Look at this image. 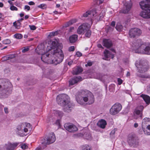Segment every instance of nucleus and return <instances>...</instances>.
<instances>
[{"instance_id":"obj_56","label":"nucleus","mask_w":150,"mask_h":150,"mask_svg":"<svg viewBox=\"0 0 150 150\" xmlns=\"http://www.w3.org/2000/svg\"><path fill=\"white\" fill-rule=\"evenodd\" d=\"M73 62V61L71 60L70 61L68 62V64L69 66H71Z\"/></svg>"},{"instance_id":"obj_31","label":"nucleus","mask_w":150,"mask_h":150,"mask_svg":"<svg viewBox=\"0 0 150 150\" xmlns=\"http://www.w3.org/2000/svg\"><path fill=\"white\" fill-rule=\"evenodd\" d=\"M83 150H92V149L91 146L88 145L86 144L83 146Z\"/></svg>"},{"instance_id":"obj_41","label":"nucleus","mask_w":150,"mask_h":150,"mask_svg":"<svg viewBox=\"0 0 150 150\" xmlns=\"http://www.w3.org/2000/svg\"><path fill=\"white\" fill-rule=\"evenodd\" d=\"M75 50L74 47V46H71L69 47V51L70 52L73 51Z\"/></svg>"},{"instance_id":"obj_49","label":"nucleus","mask_w":150,"mask_h":150,"mask_svg":"<svg viewBox=\"0 0 150 150\" xmlns=\"http://www.w3.org/2000/svg\"><path fill=\"white\" fill-rule=\"evenodd\" d=\"M45 6V5L44 4H41L40 5H39L38 7L39 8H42V9H43V7Z\"/></svg>"},{"instance_id":"obj_43","label":"nucleus","mask_w":150,"mask_h":150,"mask_svg":"<svg viewBox=\"0 0 150 150\" xmlns=\"http://www.w3.org/2000/svg\"><path fill=\"white\" fill-rule=\"evenodd\" d=\"M30 7L28 5H25L24 7V9L27 10V11H29L30 10Z\"/></svg>"},{"instance_id":"obj_47","label":"nucleus","mask_w":150,"mask_h":150,"mask_svg":"<svg viewBox=\"0 0 150 150\" xmlns=\"http://www.w3.org/2000/svg\"><path fill=\"white\" fill-rule=\"evenodd\" d=\"M115 131L116 130L115 129L112 130L110 134V135L112 136V135H114L115 133Z\"/></svg>"},{"instance_id":"obj_8","label":"nucleus","mask_w":150,"mask_h":150,"mask_svg":"<svg viewBox=\"0 0 150 150\" xmlns=\"http://www.w3.org/2000/svg\"><path fill=\"white\" fill-rule=\"evenodd\" d=\"M135 64L137 68L138 71L141 73H142L146 71L149 69L148 64L144 61H137Z\"/></svg>"},{"instance_id":"obj_11","label":"nucleus","mask_w":150,"mask_h":150,"mask_svg":"<svg viewBox=\"0 0 150 150\" xmlns=\"http://www.w3.org/2000/svg\"><path fill=\"white\" fill-rule=\"evenodd\" d=\"M144 107L142 105L138 106L134 110V118L136 119L142 120V111Z\"/></svg>"},{"instance_id":"obj_29","label":"nucleus","mask_w":150,"mask_h":150,"mask_svg":"<svg viewBox=\"0 0 150 150\" xmlns=\"http://www.w3.org/2000/svg\"><path fill=\"white\" fill-rule=\"evenodd\" d=\"M115 28L117 31H120L122 30L123 26L120 23H118L116 25Z\"/></svg>"},{"instance_id":"obj_36","label":"nucleus","mask_w":150,"mask_h":150,"mask_svg":"<svg viewBox=\"0 0 150 150\" xmlns=\"http://www.w3.org/2000/svg\"><path fill=\"white\" fill-rule=\"evenodd\" d=\"M2 42L4 44L7 45L11 43V41L9 39H6L4 40Z\"/></svg>"},{"instance_id":"obj_30","label":"nucleus","mask_w":150,"mask_h":150,"mask_svg":"<svg viewBox=\"0 0 150 150\" xmlns=\"http://www.w3.org/2000/svg\"><path fill=\"white\" fill-rule=\"evenodd\" d=\"M85 32L86 37L88 38H89L91 35V30H89V27L88 28V30H87Z\"/></svg>"},{"instance_id":"obj_35","label":"nucleus","mask_w":150,"mask_h":150,"mask_svg":"<svg viewBox=\"0 0 150 150\" xmlns=\"http://www.w3.org/2000/svg\"><path fill=\"white\" fill-rule=\"evenodd\" d=\"M57 34V31L52 32L50 33L48 36L50 37H52Z\"/></svg>"},{"instance_id":"obj_18","label":"nucleus","mask_w":150,"mask_h":150,"mask_svg":"<svg viewBox=\"0 0 150 150\" xmlns=\"http://www.w3.org/2000/svg\"><path fill=\"white\" fill-rule=\"evenodd\" d=\"M82 78L80 76L75 77L71 80H70L69 81V84L70 85H73L74 84L77 83L78 82L81 81Z\"/></svg>"},{"instance_id":"obj_55","label":"nucleus","mask_w":150,"mask_h":150,"mask_svg":"<svg viewBox=\"0 0 150 150\" xmlns=\"http://www.w3.org/2000/svg\"><path fill=\"white\" fill-rule=\"evenodd\" d=\"M5 149L4 146L0 145V150H4Z\"/></svg>"},{"instance_id":"obj_51","label":"nucleus","mask_w":150,"mask_h":150,"mask_svg":"<svg viewBox=\"0 0 150 150\" xmlns=\"http://www.w3.org/2000/svg\"><path fill=\"white\" fill-rule=\"evenodd\" d=\"M115 25V21H112L111 23V25L113 27H114Z\"/></svg>"},{"instance_id":"obj_2","label":"nucleus","mask_w":150,"mask_h":150,"mask_svg":"<svg viewBox=\"0 0 150 150\" xmlns=\"http://www.w3.org/2000/svg\"><path fill=\"white\" fill-rule=\"evenodd\" d=\"M77 102L81 105L85 104V102H88L89 105L93 103L94 101V97L93 94L87 90H82L76 96Z\"/></svg>"},{"instance_id":"obj_20","label":"nucleus","mask_w":150,"mask_h":150,"mask_svg":"<svg viewBox=\"0 0 150 150\" xmlns=\"http://www.w3.org/2000/svg\"><path fill=\"white\" fill-rule=\"evenodd\" d=\"M107 123L106 121L103 119H101L99 120L97 123V125L100 127L102 129L104 128Z\"/></svg>"},{"instance_id":"obj_40","label":"nucleus","mask_w":150,"mask_h":150,"mask_svg":"<svg viewBox=\"0 0 150 150\" xmlns=\"http://www.w3.org/2000/svg\"><path fill=\"white\" fill-rule=\"evenodd\" d=\"M10 8L11 10L12 11H17L18 10L17 8L13 5L11 6Z\"/></svg>"},{"instance_id":"obj_45","label":"nucleus","mask_w":150,"mask_h":150,"mask_svg":"<svg viewBox=\"0 0 150 150\" xmlns=\"http://www.w3.org/2000/svg\"><path fill=\"white\" fill-rule=\"evenodd\" d=\"M105 15L104 13H101L99 14V17L100 19H102Z\"/></svg>"},{"instance_id":"obj_7","label":"nucleus","mask_w":150,"mask_h":150,"mask_svg":"<svg viewBox=\"0 0 150 150\" xmlns=\"http://www.w3.org/2000/svg\"><path fill=\"white\" fill-rule=\"evenodd\" d=\"M31 129L32 127L30 123H23L17 126V132L20 136H23L24 135L23 131L25 132H27L28 131V129Z\"/></svg>"},{"instance_id":"obj_13","label":"nucleus","mask_w":150,"mask_h":150,"mask_svg":"<svg viewBox=\"0 0 150 150\" xmlns=\"http://www.w3.org/2000/svg\"><path fill=\"white\" fill-rule=\"evenodd\" d=\"M142 34V31L139 29L137 28H132L129 31V34L131 38H134Z\"/></svg>"},{"instance_id":"obj_23","label":"nucleus","mask_w":150,"mask_h":150,"mask_svg":"<svg viewBox=\"0 0 150 150\" xmlns=\"http://www.w3.org/2000/svg\"><path fill=\"white\" fill-rule=\"evenodd\" d=\"M15 57V56L14 55L10 54L3 57L1 60L2 61H5L13 59Z\"/></svg>"},{"instance_id":"obj_33","label":"nucleus","mask_w":150,"mask_h":150,"mask_svg":"<svg viewBox=\"0 0 150 150\" xmlns=\"http://www.w3.org/2000/svg\"><path fill=\"white\" fill-rule=\"evenodd\" d=\"M21 24V23L19 22H18L17 23L14 22L13 23L14 26L16 28L18 29L20 28Z\"/></svg>"},{"instance_id":"obj_19","label":"nucleus","mask_w":150,"mask_h":150,"mask_svg":"<svg viewBox=\"0 0 150 150\" xmlns=\"http://www.w3.org/2000/svg\"><path fill=\"white\" fill-rule=\"evenodd\" d=\"M103 44L104 46L107 48L110 47L112 45L111 41L109 39L103 40Z\"/></svg>"},{"instance_id":"obj_34","label":"nucleus","mask_w":150,"mask_h":150,"mask_svg":"<svg viewBox=\"0 0 150 150\" xmlns=\"http://www.w3.org/2000/svg\"><path fill=\"white\" fill-rule=\"evenodd\" d=\"M92 14L93 15H94L93 13V12H91L89 11L86 12L85 13H84L83 16L84 17H86L88 16V15Z\"/></svg>"},{"instance_id":"obj_54","label":"nucleus","mask_w":150,"mask_h":150,"mask_svg":"<svg viewBox=\"0 0 150 150\" xmlns=\"http://www.w3.org/2000/svg\"><path fill=\"white\" fill-rule=\"evenodd\" d=\"M147 90L150 93V85L147 86Z\"/></svg>"},{"instance_id":"obj_53","label":"nucleus","mask_w":150,"mask_h":150,"mask_svg":"<svg viewBox=\"0 0 150 150\" xmlns=\"http://www.w3.org/2000/svg\"><path fill=\"white\" fill-rule=\"evenodd\" d=\"M90 12H93V13L94 15H93L92 14L93 16H94V15L96 13V10L95 9H93L92 10V11H90Z\"/></svg>"},{"instance_id":"obj_26","label":"nucleus","mask_w":150,"mask_h":150,"mask_svg":"<svg viewBox=\"0 0 150 150\" xmlns=\"http://www.w3.org/2000/svg\"><path fill=\"white\" fill-rule=\"evenodd\" d=\"M149 123L150 124V119L147 117L144 118L142 122V127H143V126L145 125H150Z\"/></svg>"},{"instance_id":"obj_52","label":"nucleus","mask_w":150,"mask_h":150,"mask_svg":"<svg viewBox=\"0 0 150 150\" xmlns=\"http://www.w3.org/2000/svg\"><path fill=\"white\" fill-rule=\"evenodd\" d=\"M28 4L29 5H35V3L32 1H31L29 2L28 3Z\"/></svg>"},{"instance_id":"obj_62","label":"nucleus","mask_w":150,"mask_h":150,"mask_svg":"<svg viewBox=\"0 0 150 150\" xmlns=\"http://www.w3.org/2000/svg\"><path fill=\"white\" fill-rule=\"evenodd\" d=\"M42 149V148L40 147H37L36 149V150H40Z\"/></svg>"},{"instance_id":"obj_39","label":"nucleus","mask_w":150,"mask_h":150,"mask_svg":"<svg viewBox=\"0 0 150 150\" xmlns=\"http://www.w3.org/2000/svg\"><path fill=\"white\" fill-rule=\"evenodd\" d=\"M21 147L23 149H25L28 148V146L25 144H23L21 145Z\"/></svg>"},{"instance_id":"obj_12","label":"nucleus","mask_w":150,"mask_h":150,"mask_svg":"<svg viewBox=\"0 0 150 150\" xmlns=\"http://www.w3.org/2000/svg\"><path fill=\"white\" fill-rule=\"evenodd\" d=\"M122 108L121 105L119 103H116L110 109V113L113 115L118 113Z\"/></svg>"},{"instance_id":"obj_1","label":"nucleus","mask_w":150,"mask_h":150,"mask_svg":"<svg viewBox=\"0 0 150 150\" xmlns=\"http://www.w3.org/2000/svg\"><path fill=\"white\" fill-rule=\"evenodd\" d=\"M50 43L51 44L50 48L47 49L46 52L44 49L43 44L38 46L36 50H39L38 54L42 55L41 59L43 62L57 65L62 61L64 57L63 53L62 50L58 49L57 42L50 41Z\"/></svg>"},{"instance_id":"obj_37","label":"nucleus","mask_w":150,"mask_h":150,"mask_svg":"<svg viewBox=\"0 0 150 150\" xmlns=\"http://www.w3.org/2000/svg\"><path fill=\"white\" fill-rule=\"evenodd\" d=\"M139 76L143 78H150V75L147 74L141 75Z\"/></svg>"},{"instance_id":"obj_42","label":"nucleus","mask_w":150,"mask_h":150,"mask_svg":"<svg viewBox=\"0 0 150 150\" xmlns=\"http://www.w3.org/2000/svg\"><path fill=\"white\" fill-rule=\"evenodd\" d=\"M29 27H30V29L31 30H35L36 29V27L35 25H29Z\"/></svg>"},{"instance_id":"obj_59","label":"nucleus","mask_w":150,"mask_h":150,"mask_svg":"<svg viewBox=\"0 0 150 150\" xmlns=\"http://www.w3.org/2000/svg\"><path fill=\"white\" fill-rule=\"evenodd\" d=\"M87 64L89 66H91L92 65V63L91 62H88Z\"/></svg>"},{"instance_id":"obj_60","label":"nucleus","mask_w":150,"mask_h":150,"mask_svg":"<svg viewBox=\"0 0 150 150\" xmlns=\"http://www.w3.org/2000/svg\"><path fill=\"white\" fill-rule=\"evenodd\" d=\"M74 29V27H71L69 29V31L71 32L72 31V30H73Z\"/></svg>"},{"instance_id":"obj_10","label":"nucleus","mask_w":150,"mask_h":150,"mask_svg":"<svg viewBox=\"0 0 150 150\" xmlns=\"http://www.w3.org/2000/svg\"><path fill=\"white\" fill-rule=\"evenodd\" d=\"M128 142L131 146L134 148L136 147L139 144L138 137L134 134L129 135Z\"/></svg>"},{"instance_id":"obj_44","label":"nucleus","mask_w":150,"mask_h":150,"mask_svg":"<svg viewBox=\"0 0 150 150\" xmlns=\"http://www.w3.org/2000/svg\"><path fill=\"white\" fill-rule=\"evenodd\" d=\"M76 55L78 57H80L82 55V54L79 52H77L76 53Z\"/></svg>"},{"instance_id":"obj_48","label":"nucleus","mask_w":150,"mask_h":150,"mask_svg":"<svg viewBox=\"0 0 150 150\" xmlns=\"http://www.w3.org/2000/svg\"><path fill=\"white\" fill-rule=\"evenodd\" d=\"M4 111L6 114H8V108L6 107L4 108Z\"/></svg>"},{"instance_id":"obj_38","label":"nucleus","mask_w":150,"mask_h":150,"mask_svg":"<svg viewBox=\"0 0 150 150\" xmlns=\"http://www.w3.org/2000/svg\"><path fill=\"white\" fill-rule=\"evenodd\" d=\"M85 137L86 139L88 140L91 139V135L90 133H88L86 134Z\"/></svg>"},{"instance_id":"obj_28","label":"nucleus","mask_w":150,"mask_h":150,"mask_svg":"<svg viewBox=\"0 0 150 150\" xmlns=\"http://www.w3.org/2000/svg\"><path fill=\"white\" fill-rule=\"evenodd\" d=\"M76 19H74L70 20L65 25L66 27H67L69 25H71L73 23H76Z\"/></svg>"},{"instance_id":"obj_21","label":"nucleus","mask_w":150,"mask_h":150,"mask_svg":"<svg viewBox=\"0 0 150 150\" xmlns=\"http://www.w3.org/2000/svg\"><path fill=\"white\" fill-rule=\"evenodd\" d=\"M104 56L106 59L111 57L113 59L114 57V55L110 52L107 50H105L104 51Z\"/></svg>"},{"instance_id":"obj_27","label":"nucleus","mask_w":150,"mask_h":150,"mask_svg":"<svg viewBox=\"0 0 150 150\" xmlns=\"http://www.w3.org/2000/svg\"><path fill=\"white\" fill-rule=\"evenodd\" d=\"M54 113L56 115L60 117H62L63 115V113L62 111L57 110H54Z\"/></svg>"},{"instance_id":"obj_63","label":"nucleus","mask_w":150,"mask_h":150,"mask_svg":"<svg viewBox=\"0 0 150 150\" xmlns=\"http://www.w3.org/2000/svg\"><path fill=\"white\" fill-rule=\"evenodd\" d=\"M8 2L11 5H13V3L11 1V0H8Z\"/></svg>"},{"instance_id":"obj_4","label":"nucleus","mask_w":150,"mask_h":150,"mask_svg":"<svg viewBox=\"0 0 150 150\" xmlns=\"http://www.w3.org/2000/svg\"><path fill=\"white\" fill-rule=\"evenodd\" d=\"M12 90V85L10 82L5 80H0V97H7L11 93Z\"/></svg>"},{"instance_id":"obj_24","label":"nucleus","mask_w":150,"mask_h":150,"mask_svg":"<svg viewBox=\"0 0 150 150\" xmlns=\"http://www.w3.org/2000/svg\"><path fill=\"white\" fill-rule=\"evenodd\" d=\"M83 71V69L82 68L77 67L75 68L73 71L72 74L73 75H77L81 73Z\"/></svg>"},{"instance_id":"obj_16","label":"nucleus","mask_w":150,"mask_h":150,"mask_svg":"<svg viewBox=\"0 0 150 150\" xmlns=\"http://www.w3.org/2000/svg\"><path fill=\"white\" fill-rule=\"evenodd\" d=\"M18 145L17 143H11L8 142L4 145V147L6 150H14Z\"/></svg>"},{"instance_id":"obj_46","label":"nucleus","mask_w":150,"mask_h":150,"mask_svg":"<svg viewBox=\"0 0 150 150\" xmlns=\"http://www.w3.org/2000/svg\"><path fill=\"white\" fill-rule=\"evenodd\" d=\"M117 81L118 82V84L119 85H121L122 83V80L120 78H118L117 79Z\"/></svg>"},{"instance_id":"obj_15","label":"nucleus","mask_w":150,"mask_h":150,"mask_svg":"<svg viewBox=\"0 0 150 150\" xmlns=\"http://www.w3.org/2000/svg\"><path fill=\"white\" fill-rule=\"evenodd\" d=\"M88 24L84 23L79 26L77 29V33L79 34H83L89 28Z\"/></svg>"},{"instance_id":"obj_17","label":"nucleus","mask_w":150,"mask_h":150,"mask_svg":"<svg viewBox=\"0 0 150 150\" xmlns=\"http://www.w3.org/2000/svg\"><path fill=\"white\" fill-rule=\"evenodd\" d=\"M125 8L124 9L120 11V12L124 13H128L130 10L132 5L130 3H126L124 4Z\"/></svg>"},{"instance_id":"obj_6","label":"nucleus","mask_w":150,"mask_h":150,"mask_svg":"<svg viewBox=\"0 0 150 150\" xmlns=\"http://www.w3.org/2000/svg\"><path fill=\"white\" fill-rule=\"evenodd\" d=\"M139 4L142 9L144 10L140 13V16L144 18H150V0L142 1Z\"/></svg>"},{"instance_id":"obj_64","label":"nucleus","mask_w":150,"mask_h":150,"mask_svg":"<svg viewBox=\"0 0 150 150\" xmlns=\"http://www.w3.org/2000/svg\"><path fill=\"white\" fill-rule=\"evenodd\" d=\"M20 16L21 17H22L24 16V14L23 13H21L20 14Z\"/></svg>"},{"instance_id":"obj_58","label":"nucleus","mask_w":150,"mask_h":150,"mask_svg":"<svg viewBox=\"0 0 150 150\" xmlns=\"http://www.w3.org/2000/svg\"><path fill=\"white\" fill-rule=\"evenodd\" d=\"M138 126V124L137 123H135L134 124V127L135 128L137 127Z\"/></svg>"},{"instance_id":"obj_25","label":"nucleus","mask_w":150,"mask_h":150,"mask_svg":"<svg viewBox=\"0 0 150 150\" xmlns=\"http://www.w3.org/2000/svg\"><path fill=\"white\" fill-rule=\"evenodd\" d=\"M78 36L76 35H74L71 36L69 38V40L71 43H74L77 40Z\"/></svg>"},{"instance_id":"obj_9","label":"nucleus","mask_w":150,"mask_h":150,"mask_svg":"<svg viewBox=\"0 0 150 150\" xmlns=\"http://www.w3.org/2000/svg\"><path fill=\"white\" fill-rule=\"evenodd\" d=\"M56 140L55 135L53 133L50 134L47 137L42 138L40 140L41 143L43 145L53 143Z\"/></svg>"},{"instance_id":"obj_5","label":"nucleus","mask_w":150,"mask_h":150,"mask_svg":"<svg viewBox=\"0 0 150 150\" xmlns=\"http://www.w3.org/2000/svg\"><path fill=\"white\" fill-rule=\"evenodd\" d=\"M132 47L133 50H137L144 54H150V45H146L140 40H137L134 42L133 44Z\"/></svg>"},{"instance_id":"obj_3","label":"nucleus","mask_w":150,"mask_h":150,"mask_svg":"<svg viewBox=\"0 0 150 150\" xmlns=\"http://www.w3.org/2000/svg\"><path fill=\"white\" fill-rule=\"evenodd\" d=\"M56 100L58 104L64 106V110L65 112H70L74 107L73 104L70 101L69 96L66 94L59 95L57 96Z\"/></svg>"},{"instance_id":"obj_22","label":"nucleus","mask_w":150,"mask_h":150,"mask_svg":"<svg viewBox=\"0 0 150 150\" xmlns=\"http://www.w3.org/2000/svg\"><path fill=\"white\" fill-rule=\"evenodd\" d=\"M140 96L143 98L147 105H149L150 103V97L149 96L144 94H142Z\"/></svg>"},{"instance_id":"obj_32","label":"nucleus","mask_w":150,"mask_h":150,"mask_svg":"<svg viewBox=\"0 0 150 150\" xmlns=\"http://www.w3.org/2000/svg\"><path fill=\"white\" fill-rule=\"evenodd\" d=\"M13 37L17 39H20L22 38L23 35L21 34L16 33L14 35Z\"/></svg>"},{"instance_id":"obj_50","label":"nucleus","mask_w":150,"mask_h":150,"mask_svg":"<svg viewBox=\"0 0 150 150\" xmlns=\"http://www.w3.org/2000/svg\"><path fill=\"white\" fill-rule=\"evenodd\" d=\"M29 50V48H25L22 50V52H23L24 53L28 51Z\"/></svg>"},{"instance_id":"obj_14","label":"nucleus","mask_w":150,"mask_h":150,"mask_svg":"<svg viewBox=\"0 0 150 150\" xmlns=\"http://www.w3.org/2000/svg\"><path fill=\"white\" fill-rule=\"evenodd\" d=\"M65 129L69 132H73L78 130L77 127L73 124L66 123L64 125Z\"/></svg>"},{"instance_id":"obj_57","label":"nucleus","mask_w":150,"mask_h":150,"mask_svg":"<svg viewBox=\"0 0 150 150\" xmlns=\"http://www.w3.org/2000/svg\"><path fill=\"white\" fill-rule=\"evenodd\" d=\"M97 46L99 48H103V47L102 45L100 44H98L97 45Z\"/></svg>"},{"instance_id":"obj_61","label":"nucleus","mask_w":150,"mask_h":150,"mask_svg":"<svg viewBox=\"0 0 150 150\" xmlns=\"http://www.w3.org/2000/svg\"><path fill=\"white\" fill-rule=\"evenodd\" d=\"M4 6V4L2 2H0V7H2Z\"/></svg>"}]
</instances>
